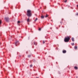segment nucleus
<instances>
[{
	"label": "nucleus",
	"mask_w": 78,
	"mask_h": 78,
	"mask_svg": "<svg viewBox=\"0 0 78 78\" xmlns=\"http://www.w3.org/2000/svg\"><path fill=\"white\" fill-rule=\"evenodd\" d=\"M28 16L31 17V10H28L27 11V14Z\"/></svg>",
	"instance_id": "nucleus-1"
},
{
	"label": "nucleus",
	"mask_w": 78,
	"mask_h": 78,
	"mask_svg": "<svg viewBox=\"0 0 78 78\" xmlns=\"http://www.w3.org/2000/svg\"><path fill=\"white\" fill-rule=\"evenodd\" d=\"M70 37L68 36L67 37H66L65 39H64L65 42H69L70 40Z\"/></svg>",
	"instance_id": "nucleus-2"
},
{
	"label": "nucleus",
	"mask_w": 78,
	"mask_h": 78,
	"mask_svg": "<svg viewBox=\"0 0 78 78\" xmlns=\"http://www.w3.org/2000/svg\"><path fill=\"white\" fill-rule=\"evenodd\" d=\"M5 19L7 22H9V18L8 17H5Z\"/></svg>",
	"instance_id": "nucleus-3"
},
{
	"label": "nucleus",
	"mask_w": 78,
	"mask_h": 78,
	"mask_svg": "<svg viewBox=\"0 0 78 78\" xmlns=\"http://www.w3.org/2000/svg\"><path fill=\"white\" fill-rule=\"evenodd\" d=\"M19 43V41H16V42L15 44L16 45V46H17V45Z\"/></svg>",
	"instance_id": "nucleus-4"
},
{
	"label": "nucleus",
	"mask_w": 78,
	"mask_h": 78,
	"mask_svg": "<svg viewBox=\"0 0 78 78\" xmlns=\"http://www.w3.org/2000/svg\"><path fill=\"white\" fill-rule=\"evenodd\" d=\"M71 40L73 42H74L75 41V40H74V38L72 37L71 38Z\"/></svg>",
	"instance_id": "nucleus-5"
},
{
	"label": "nucleus",
	"mask_w": 78,
	"mask_h": 78,
	"mask_svg": "<svg viewBox=\"0 0 78 78\" xmlns=\"http://www.w3.org/2000/svg\"><path fill=\"white\" fill-rule=\"evenodd\" d=\"M62 52L63 53H66V51L65 50H64Z\"/></svg>",
	"instance_id": "nucleus-6"
},
{
	"label": "nucleus",
	"mask_w": 78,
	"mask_h": 78,
	"mask_svg": "<svg viewBox=\"0 0 78 78\" xmlns=\"http://www.w3.org/2000/svg\"><path fill=\"white\" fill-rule=\"evenodd\" d=\"M27 21L28 22H30V19L29 18H28L27 19Z\"/></svg>",
	"instance_id": "nucleus-7"
},
{
	"label": "nucleus",
	"mask_w": 78,
	"mask_h": 78,
	"mask_svg": "<svg viewBox=\"0 0 78 78\" xmlns=\"http://www.w3.org/2000/svg\"><path fill=\"white\" fill-rule=\"evenodd\" d=\"M41 17V19H44V16H42Z\"/></svg>",
	"instance_id": "nucleus-8"
},
{
	"label": "nucleus",
	"mask_w": 78,
	"mask_h": 78,
	"mask_svg": "<svg viewBox=\"0 0 78 78\" xmlns=\"http://www.w3.org/2000/svg\"><path fill=\"white\" fill-rule=\"evenodd\" d=\"M74 69H78V67H77V66H75L74 67Z\"/></svg>",
	"instance_id": "nucleus-9"
},
{
	"label": "nucleus",
	"mask_w": 78,
	"mask_h": 78,
	"mask_svg": "<svg viewBox=\"0 0 78 78\" xmlns=\"http://www.w3.org/2000/svg\"><path fill=\"white\" fill-rule=\"evenodd\" d=\"M34 44L35 45H37V43L34 42Z\"/></svg>",
	"instance_id": "nucleus-10"
},
{
	"label": "nucleus",
	"mask_w": 78,
	"mask_h": 78,
	"mask_svg": "<svg viewBox=\"0 0 78 78\" xmlns=\"http://www.w3.org/2000/svg\"><path fill=\"white\" fill-rule=\"evenodd\" d=\"M28 58H30L31 57V55H29L28 56Z\"/></svg>",
	"instance_id": "nucleus-11"
},
{
	"label": "nucleus",
	"mask_w": 78,
	"mask_h": 78,
	"mask_svg": "<svg viewBox=\"0 0 78 78\" xmlns=\"http://www.w3.org/2000/svg\"><path fill=\"white\" fill-rule=\"evenodd\" d=\"M75 49H77V46H75L74 47Z\"/></svg>",
	"instance_id": "nucleus-12"
},
{
	"label": "nucleus",
	"mask_w": 78,
	"mask_h": 78,
	"mask_svg": "<svg viewBox=\"0 0 78 78\" xmlns=\"http://www.w3.org/2000/svg\"><path fill=\"white\" fill-rule=\"evenodd\" d=\"M33 67V65H30V67Z\"/></svg>",
	"instance_id": "nucleus-13"
},
{
	"label": "nucleus",
	"mask_w": 78,
	"mask_h": 78,
	"mask_svg": "<svg viewBox=\"0 0 78 78\" xmlns=\"http://www.w3.org/2000/svg\"><path fill=\"white\" fill-rule=\"evenodd\" d=\"M72 45H74V43H71Z\"/></svg>",
	"instance_id": "nucleus-14"
},
{
	"label": "nucleus",
	"mask_w": 78,
	"mask_h": 78,
	"mask_svg": "<svg viewBox=\"0 0 78 78\" xmlns=\"http://www.w3.org/2000/svg\"><path fill=\"white\" fill-rule=\"evenodd\" d=\"M48 17V15H46V16H45V17Z\"/></svg>",
	"instance_id": "nucleus-15"
},
{
	"label": "nucleus",
	"mask_w": 78,
	"mask_h": 78,
	"mask_svg": "<svg viewBox=\"0 0 78 78\" xmlns=\"http://www.w3.org/2000/svg\"><path fill=\"white\" fill-rule=\"evenodd\" d=\"M37 20V18H36V20H35V22H36Z\"/></svg>",
	"instance_id": "nucleus-16"
},
{
	"label": "nucleus",
	"mask_w": 78,
	"mask_h": 78,
	"mask_svg": "<svg viewBox=\"0 0 78 78\" xmlns=\"http://www.w3.org/2000/svg\"><path fill=\"white\" fill-rule=\"evenodd\" d=\"M43 44H44L45 43V41H43Z\"/></svg>",
	"instance_id": "nucleus-17"
},
{
	"label": "nucleus",
	"mask_w": 78,
	"mask_h": 78,
	"mask_svg": "<svg viewBox=\"0 0 78 78\" xmlns=\"http://www.w3.org/2000/svg\"><path fill=\"white\" fill-rule=\"evenodd\" d=\"M39 31H41V28H39Z\"/></svg>",
	"instance_id": "nucleus-18"
},
{
	"label": "nucleus",
	"mask_w": 78,
	"mask_h": 78,
	"mask_svg": "<svg viewBox=\"0 0 78 78\" xmlns=\"http://www.w3.org/2000/svg\"><path fill=\"white\" fill-rule=\"evenodd\" d=\"M18 23H20V21H18Z\"/></svg>",
	"instance_id": "nucleus-19"
},
{
	"label": "nucleus",
	"mask_w": 78,
	"mask_h": 78,
	"mask_svg": "<svg viewBox=\"0 0 78 78\" xmlns=\"http://www.w3.org/2000/svg\"><path fill=\"white\" fill-rule=\"evenodd\" d=\"M67 2V0H65V3H66V2Z\"/></svg>",
	"instance_id": "nucleus-20"
},
{
	"label": "nucleus",
	"mask_w": 78,
	"mask_h": 78,
	"mask_svg": "<svg viewBox=\"0 0 78 78\" xmlns=\"http://www.w3.org/2000/svg\"><path fill=\"white\" fill-rule=\"evenodd\" d=\"M2 23V22L1 21H0V25H1Z\"/></svg>",
	"instance_id": "nucleus-21"
},
{
	"label": "nucleus",
	"mask_w": 78,
	"mask_h": 78,
	"mask_svg": "<svg viewBox=\"0 0 78 78\" xmlns=\"http://www.w3.org/2000/svg\"><path fill=\"white\" fill-rule=\"evenodd\" d=\"M76 16H78V13L76 14Z\"/></svg>",
	"instance_id": "nucleus-22"
},
{
	"label": "nucleus",
	"mask_w": 78,
	"mask_h": 78,
	"mask_svg": "<svg viewBox=\"0 0 78 78\" xmlns=\"http://www.w3.org/2000/svg\"><path fill=\"white\" fill-rule=\"evenodd\" d=\"M76 78H78V77L77 76L76 77Z\"/></svg>",
	"instance_id": "nucleus-23"
},
{
	"label": "nucleus",
	"mask_w": 78,
	"mask_h": 78,
	"mask_svg": "<svg viewBox=\"0 0 78 78\" xmlns=\"http://www.w3.org/2000/svg\"><path fill=\"white\" fill-rule=\"evenodd\" d=\"M61 23H62L61 22H60Z\"/></svg>",
	"instance_id": "nucleus-24"
},
{
	"label": "nucleus",
	"mask_w": 78,
	"mask_h": 78,
	"mask_svg": "<svg viewBox=\"0 0 78 78\" xmlns=\"http://www.w3.org/2000/svg\"><path fill=\"white\" fill-rule=\"evenodd\" d=\"M39 78V77H37V78Z\"/></svg>",
	"instance_id": "nucleus-25"
},
{
	"label": "nucleus",
	"mask_w": 78,
	"mask_h": 78,
	"mask_svg": "<svg viewBox=\"0 0 78 78\" xmlns=\"http://www.w3.org/2000/svg\"><path fill=\"white\" fill-rule=\"evenodd\" d=\"M9 28H10V27H9Z\"/></svg>",
	"instance_id": "nucleus-26"
},
{
	"label": "nucleus",
	"mask_w": 78,
	"mask_h": 78,
	"mask_svg": "<svg viewBox=\"0 0 78 78\" xmlns=\"http://www.w3.org/2000/svg\"><path fill=\"white\" fill-rule=\"evenodd\" d=\"M57 28L58 29V28Z\"/></svg>",
	"instance_id": "nucleus-27"
}]
</instances>
